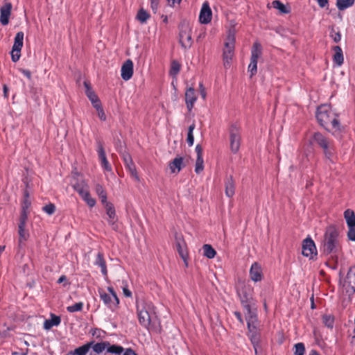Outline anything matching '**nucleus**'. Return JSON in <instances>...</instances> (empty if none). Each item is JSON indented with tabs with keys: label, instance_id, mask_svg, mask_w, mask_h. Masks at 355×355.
Wrapping results in <instances>:
<instances>
[{
	"label": "nucleus",
	"instance_id": "obj_1",
	"mask_svg": "<svg viewBox=\"0 0 355 355\" xmlns=\"http://www.w3.org/2000/svg\"><path fill=\"white\" fill-rule=\"evenodd\" d=\"M316 118L320 125L331 131L336 136L342 131L338 114L333 110L330 105L324 104L318 107Z\"/></svg>",
	"mask_w": 355,
	"mask_h": 355
},
{
	"label": "nucleus",
	"instance_id": "obj_2",
	"mask_svg": "<svg viewBox=\"0 0 355 355\" xmlns=\"http://www.w3.org/2000/svg\"><path fill=\"white\" fill-rule=\"evenodd\" d=\"M136 306L139 324L149 329L151 321L155 315L154 305L150 302L141 300L137 301Z\"/></svg>",
	"mask_w": 355,
	"mask_h": 355
},
{
	"label": "nucleus",
	"instance_id": "obj_3",
	"mask_svg": "<svg viewBox=\"0 0 355 355\" xmlns=\"http://www.w3.org/2000/svg\"><path fill=\"white\" fill-rule=\"evenodd\" d=\"M338 232L333 226L328 227L322 241L323 252L327 254H337L340 250Z\"/></svg>",
	"mask_w": 355,
	"mask_h": 355
},
{
	"label": "nucleus",
	"instance_id": "obj_4",
	"mask_svg": "<svg viewBox=\"0 0 355 355\" xmlns=\"http://www.w3.org/2000/svg\"><path fill=\"white\" fill-rule=\"evenodd\" d=\"M241 302L247 311V315H255L251 310V307L255 305V300L253 297V288L249 285H245L238 291Z\"/></svg>",
	"mask_w": 355,
	"mask_h": 355
},
{
	"label": "nucleus",
	"instance_id": "obj_5",
	"mask_svg": "<svg viewBox=\"0 0 355 355\" xmlns=\"http://www.w3.org/2000/svg\"><path fill=\"white\" fill-rule=\"evenodd\" d=\"M109 293H106L103 289H99L98 293L101 299L110 309L114 310L119 304V300L112 287H108Z\"/></svg>",
	"mask_w": 355,
	"mask_h": 355
},
{
	"label": "nucleus",
	"instance_id": "obj_6",
	"mask_svg": "<svg viewBox=\"0 0 355 355\" xmlns=\"http://www.w3.org/2000/svg\"><path fill=\"white\" fill-rule=\"evenodd\" d=\"M262 53L261 46L259 42H254L251 51L250 62L248 65V71L250 72V76H254L257 71V62L258 59L261 57Z\"/></svg>",
	"mask_w": 355,
	"mask_h": 355
},
{
	"label": "nucleus",
	"instance_id": "obj_7",
	"mask_svg": "<svg viewBox=\"0 0 355 355\" xmlns=\"http://www.w3.org/2000/svg\"><path fill=\"white\" fill-rule=\"evenodd\" d=\"M246 320L250 333V338L254 346L255 354H257V345H258L259 342V336L255 326V322H257V316L256 315H247Z\"/></svg>",
	"mask_w": 355,
	"mask_h": 355
},
{
	"label": "nucleus",
	"instance_id": "obj_8",
	"mask_svg": "<svg viewBox=\"0 0 355 355\" xmlns=\"http://www.w3.org/2000/svg\"><path fill=\"white\" fill-rule=\"evenodd\" d=\"M230 150L233 153H236L240 148L241 136L239 128L236 125H232L230 128Z\"/></svg>",
	"mask_w": 355,
	"mask_h": 355
},
{
	"label": "nucleus",
	"instance_id": "obj_9",
	"mask_svg": "<svg viewBox=\"0 0 355 355\" xmlns=\"http://www.w3.org/2000/svg\"><path fill=\"white\" fill-rule=\"evenodd\" d=\"M179 40L181 46L185 49H189L192 45L191 28L188 24L182 25L180 27Z\"/></svg>",
	"mask_w": 355,
	"mask_h": 355
},
{
	"label": "nucleus",
	"instance_id": "obj_10",
	"mask_svg": "<svg viewBox=\"0 0 355 355\" xmlns=\"http://www.w3.org/2000/svg\"><path fill=\"white\" fill-rule=\"evenodd\" d=\"M24 35V33L19 31L15 37L14 44L11 51V58L14 62H17L20 58L21 50L23 47Z\"/></svg>",
	"mask_w": 355,
	"mask_h": 355
},
{
	"label": "nucleus",
	"instance_id": "obj_11",
	"mask_svg": "<svg viewBox=\"0 0 355 355\" xmlns=\"http://www.w3.org/2000/svg\"><path fill=\"white\" fill-rule=\"evenodd\" d=\"M344 218L349 228L347 232L348 239L355 241V214L351 209H347L344 212Z\"/></svg>",
	"mask_w": 355,
	"mask_h": 355
},
{
	"label": "nucleus",
	"instance_id": "obj_12",
	"mask_svg": "<svg viewBox=\"0 0 355 355\" xmlns=\"http://www.w3.org/2000/svg\"><path fill=\"white\" fill-rule=\"evenodd\" d=\"M302 254L310 259L317 256V250L315 243L311 238H306L302 243Z\"/></svg>",
	"mask_w": 355,
	"mask_h": 355
},
{
	"label": "nucleus",
	"instance_id": "obj_13",
	"mask_svg": "<svg viewBox=\"0 0 355 355\" xmlns=\"http://www.w3.org/2000/svg\"><path fill=\"white\" fill-rule=\"evenodd\" d=\"M102 205H103L106 214L107 215V221L109 224L112 226L113 230H116L117 229V225L116 224L117 217L113 204L107 201Z\"/></svg>",
	"mask_w": 355,
	"mask_h": 355
},
{
	"label": "nucleus",
	"instance_id": "obj_14",
	"mask_svg": "<svg viewBox=\"0 0 355 355\" xmlns=\"http://www.w3.org/2000/svg\"><path fill=\"white\" fill-rule=\"evenodd\" d=\"M343 286L347 292H355V266L351 267L343 281Z\"/></svg>",
	"mask_w": 355,
	"mask_h": 355
},
{
	"label": "nucleus",
	"instance_id": "obj_15",
	"mask_svg": "<svg viewBox=\"0 0 355 355\" xmlns=\"http://www.w3.org/2000/svg\"><path fill=\"white\" fill-rule=\"evenodd\" d=\"M212 19V11L210 8L209 4L207 1L202 3L199 21L202 24H209Z\"/></svg>",
	"mask_w": 355,
	"mask_h": 355
},
{
	"label": "nucleus",
	"instance_id": "obj_16",
	"mask_svg": "<svg viewBox=\"0 0 355 355\" xmlns=\"http://www.w3.org/2000/svg\"><path fill=\"white\" fill-rule=\"evenodd\" d=\"M12 6L10 2H5L0 8V22L3 26L9 23Z\"/></svg>",
	"mask_w": 355,
	"mask_h": 355
},
{
	"label": "nucleus",
	"instance_id": "obj_17",
	"mask_svg": "<svg viewBox=\"0 0 355 355\" xmlns=\"http://www.w3.org/2000/svg\"><path fill=\"white\" fill-rule=\"evenodd\" d=\"M122 156L125 167L128 169L131 176L135 178L136 181H139V177L137 174L136 166L130 155L128 153H123Z\"/></svg>",
	"mask_w": 355,
	"mask_h": 355
},
{
	"label": "nucleus",
	"instance_id": "obj_18",
	"mask_svg": "<svg viewBox=\"0 0 355 355\" xmlns=\"http://www.w3.org/2000/svg\"><path fill=\"white\" fill-rule=\"evenodd\" d=\"M321 148L323 150L325 158L334 163L336 157V150L334 141L331 140L328 144L322 146Z\"/></svg>",
	"mask_w": 355,
	"mask_h": 355
},
{
	"label": "nucleus",
	"instance_id": "obj_19",
	"mask_svg": "<svg viewBox=\"0 0 355 355\" xmlns=\"http://www.w3.org/2000/svg\"><path fill=\"white\" fill-rule=\"evenodd\" d=\"M121 78L127 81L130 80L133 75V62L131 60H127L122 65L121 70Z\"/></svg>",
	"mask_w": 355,
	"mask_h": 355
},
{
	"label": "nucleus",
	"instance_id": "obj_20",
	"mask_svg": "<svg viewBox=\"0 0 355 355\" xmlns=\"http://www.w3.org/2000/svg\"><path fill=\"white\" fill-rule=\"evenodd\" d=\"M250 277L255 282L261 281L263 278L262 268L257 262L252 264L250 269Z\"/></svg>",
	"mask_w": 355,
	"mask_h": 355
},
{
	"label": "nucleus",
	"instance_id": "obj_21",
	"mask_svg": "<svg viewBox=\"0 0 355 355\" xmlns=\"http://www.w3.org/2000/svg\"><path fill=\"white\" fill-rule=\"evenodd\" d=\"M235 44V32L234 30H230L225 43L223 52L234 53Z\"/></svg>",
	"mask_w": 355,
	"mask_h": 355
},
{
	"label": "nucleus",
	"instance_id": "obj_22",
	"mask_svg": "<svg viewBox=\"0 0 355 355\" xmlns=\"http://www.w3.org/2000/svg\"><path fill=\"white\" fill-rule=\"evenodd\" d=\"M169 168L173 173H179L182 168L185 166L184 158L182 157H176L169 163Z\"/></svg>",
	"mask_w": 355,
	"mask_h": 355
},
{
	"label": "nucleus",
	"instance_id": "obj_23",
	"mask_svg": "<svg viewBox=\"0 0 355 355\" xmlns=\"http://www.w3.org/2000/svg\"><path fill=\"white\" fill-rule=\"evenodd\" d=\"M97 151L103 168L107 171H111L112 167L107 159L105 152L101 144H98Z\"/></svg>",
	"mask_w": 355,
	"mask_h": 355
},
{
	"label": "nucleus",
	"instance_id": "obj_24",
	"mask_svg": "<svg viewBox=\"0 0 355 355\" xmlns=\"http://www.w3.org/2000/svg\"><path fill=\"white\" fill-rule=\"evenodd\" d=\"M197 99L195 90L193 87H189L185 93V101L189 111H191Z\"/></svg>",
	"mask_w": 355,
	"mask_h": 355
},
{
	"label": "nucleus",
	"instance_id": "obj_25",
	"mask_svg": "<svg viewBox=\"0 0 355 355\" xmlns=\"http://www.w3.org/2000/svg\"><path fill=\"white\" fill-rule=\"evenodd\" d=\"M331 140L323 135L322 133L317 132H315L311 139V143L312 144H316L318 145L320 148L325 144H328Z\"/></svg>",
	"mask_w": 355,
	"mask_h": 355
},
{
	"label": "nucleus",
	"instance_id": "obj_26",
	"mask_svg": "<svg viewBox=\"0 0 355 355\" xmlns=\"http://www.w3.org/2000/svg\"><path fill=\"white\" fill-rule=\"evenodd\" d=\"M84 85L86 88V95L88 98L90 100L92 105L94 107H96L98 105L101 104V101L96 94L92 90L89 83L87 81L84 82Z\"/></svg>",
	"mask_w": 355,
	"mask_h": 355
},
{
	"label": "nucleus",
	"instance_id": "obj_27",
	"mask_svg": "<svg viewBox=\"0 0 355 355\" xmlns=\"http://www.w3.org/2000/svg\"><path fill=\"white\" fill-rule=\"evenodd\" d=\"M176 248L177 250L182 257V259L186 262L187 259V252L186 250V244L184 241L181 237H176Z\"/></svg>",
	"mask_w": 355,
	"mask_h": 355
},
{
	"label": "nucleus",
	"instance_id": "obj_28",
	"mask_svg": "<svg viewBox=\"0 0 355 355\" xmlns=\"http://www.w3.org/2000/svg\"><path fill=\"white\" fill-rule=\"evenodd\" d=\"M334 55L333 57L334 62L338 65L341 66L344 62V57L342 49L339 46H335L333 48Z\"/></svg>",
	"mask_w": 355,
	"mask_h": 355
},
{
	"label": "nucleus",
	"instance_id": "obj_29",
	"mask_svg": "<svg viewBox=\"0 0 355 355\" xmlns=\"http://www.w3.org/2000/svg\"><path fill=\"white\" fill-rule=\"evenodd\" d=\"M235 193V184L232 176L227 178L225 181V194L227 197L231 198Z\"/></svg>",
	"mask_w": 355,
	"mask_h": 355
},
{
	"label": "nucleus",
	"instance_id": "obj_30",
	"mask_svg": "<svg viewBox=\"0 0 355 355\" xmlns=\"http://www.w3.org/2000/svg\"><path fill=\"white\" fill-rule=\"evenodd\" d=\"M95 265L101 267V272L104 276H107V270L106 267V263L103 257V254L101 252H98L94 262Z\"/></svg>",
	"mask_w": 355,
	"mask_h": 355
},
{
	"label": "nucleus",
	"instance_id": "obj_31",
	"mask_svg": "<svg viewBox=\"0 0 355 355\" xmlns=\"http://www.w3.org/2000/svg\"><path fill=\"white\" fill-rule=\"evenodd\" d=\"M60 322H61V320L59 316H56V315L52 314L51 320H45V322L44 323V327L45 329H50L53 326L59 325Z\"/></svg>",
	"mask_w": 355,
	"mask_h": 355
},
{
	"label": "nucleus",
	"instance_id": "obj_32",
	"mask_svg": "<svg viewBox=\"0 0 355 355\" xmlns=\"http://www.w3.org/2000/svg\"><path fill=\"white\" fill-rule=\"evenodd\" d=\"M93 345V342L87 343L78 348H76L73 352H71L73 355H86L92 345Z\"/></svg>",
	"mask_w": 355,
	"mask_h": 355
},
{
	"label": "nucleus",
	"instance_id": "obj_33",
	"mask_svg": "<svg viewBox=\"0 0 355 355\" xmlns=\"http://www.w3.org/2000/svg\"><path fill=\"white\" fill-rule=\"evenodd\" d=\"M95 191L96 194L98 196L102 204L107 202V193L102 185L99 184H96L95 187Z\"/></svg>",
	"mask_w": 355,
	"mask_h": 355
},
{
	"label": "nucleus",
	"instance_id": "obj_34",
	"mask_svg": "<svg viewBox=\"0 0 355 355\" xmlns=\"http://www.w3.org/2000/svg\"><path fill=\"white\" fill-rule=\"evenodd\" d=\"M108 345H109V342H107V341H104V342L97 343H94L93 342V345H92L91 348L93 349L94 352H96L97 354H100V353L103 352L104 350L107 351V347L108 346Z\"/></svg>",
	"mask_w": 355,
	"mask_h": 355
},
{
	"label": "nucleus",
	"instance_id": "obj_35",
	"mask_svg": "<svg viewBox=\"0 0 355 355\" xmlns=\"http://www.w3.org/2000/svg\"><path fill=\"white\" fill-rule=\"evenodd\" d=\"M202 250L204 256L208 259H213L216 254V250L209 244H205L202 246Z\"/></svg>",
	"mask_w": 355,
	"mask_h": 355
},
{
	"label": "nucleus",
	"instance_id": "obj_36",
	"mask_svg": "<svg viewBox=\"0 0 355 355\" xmlns=\"http://www.w3.org/2000/svg\"><path fill=\"white\" fill-rule=\"evenodd\" d=\"M73 189L80 196L89 191L88 186L85 182H78L73 185Z\"/></svg>",
	"mask_w": 355,
	"mask_h": 355
},
{
	"label": "nucleus",
	"instance_id": "obj_37",
	"mask_svg": "<svg viewBox=\"0 0 355 355\" xmlns=\"http://www.w3.org/2000/svg\"><path fill=\"white\" fill-rule=\"evenodd\" d=\"M123 351L124 348L123 347L116 345H111L110 343L107 347V352L110 354L120 355Z\"/></svg>",
	"mask_w": 355,
	"mask_h": 355
},
{
	"label": "nucleus",
	"instance_id": "obj_38",
	"mask_svg": "<svg viewBox=\"0 0 355 355\" xmlns=\"http://www.w3.org/2000/svg\"><path fill=\"white\" fill-rule=\"evenodd\" d=\"M355 0H337L336 6L340 10H343L354 5Z\"/></svg>",
	"mask_w": 355,
	"mask_h": 355
},
{
	"label": "nucleus",
	"instance_id": "obj_39",
	"mask_svg": "<svg viewBox=\"0 0 355 355\" xmlns=\"http://www.w3.org/2000/svg\"><path fill=\"white\" fill-rule=\"evenodd\" d=\"M322 322L327 327L332 329L334 324V317L329 314L323 315Z\"/></svg>",
	"mask_w": 355,
	"mask_h": 355
},
{
	"label": "nucleus",
	"instance_id": "obj_40",
	"mask_svg": "<svg viewBox=\"0 0 355 355\" xmlns=\"http://www.w3.org/2000/svg\"><path fill=\"white\" fill-rule=\"evenodd\" d=\"M195 123H193L191 125H189L188 128V133H187V141L189 146H192L194 143V137H193V130L195 129Z\"/></svg>",
	"mask_w": 355,
	"mask_h": 355
},
{
	"label": "nucleus",
	"instance_id": "obj_41",
	"mask_svg": "<svg viewBox=\"0 0 355 355\" xmlns=\"http://www.w3.org/2000/svg\"><path fill=\"white\" fill-rule=\"evenodd\" d=\"M18 234L19 243L26 241L29 237L28 231L26 228L18 229Z\"/></svg>",
	"mask_w": 355,
	"mask_h": 355
},
{
	"label": "nucleus",
	"instance_id": "obj_42",
	"mask_svg": "<svg viewBox=\"0 0 355 355\" xmlns=\"http://www.w3.org/2000/svg\"><path fill=\"white\" fill-rule=\"evenodd\" d=\"M272 4L273 8L279 10L281 13L286 14L289 12L288 10L286 8V6L278 0L273 1Z\"/></svg>",
	"mask_w": 355,
	"mask_h": 355
},
{
	"label": "nucleus",
	"instance_id": "obj_43",
	"mask_svg": "<svg viewBox=\"0 0 355 355\" xmlns=\"http://www.w3.org/2000/svg\"><path fill=\"white\" fill-rule=\"evenodd\" d=\"M81 198L90 207H93L95 206L96 200L91 197L89 191L87 192L86 193H84V195H83Z\"/></svg>",
	"mask_w": 355,
	"mask_h": 355
},
{
	"label": "nucleus",
	"instance_id": "obj_44",
	"mask_svg": "<svg viewBox=\"0 0 355 355\" xmlns=\"http://www.w3.org/2000/svg\"><path fill=\"white\" fill-rule=\"evenodd\" d=\"M150 17V15L144 9H140L137 13V18L141 23H146Z\"/></svg>",
	"mask_w": 355,
	"mask_h": 355
},
{
	"label": "nucleus",
	"instance_id": "obj_45",
	"mask_svg": "<svg viewBox=\"0 0 355 355\" xmlns=\"http://www.w3.org/2000/svg\"><path fill=\"white\" fill-rule=\"evenodd\" d=\"M180 64L178 63V62L173 60L171 62L170 74L173 76H175L180 72Z\"/></svg>",
	"mask_w": 355,
	"mask_h": 355
},
{
	"label": "nucleus",
	"instance_id": "obj_46",
	"mask_svg": "<svg viewBox=\"0 0 355 355\" xmlns=\"http://www.w3.org/2000/svg\"><path fill=\"white\" fill-rule=\"evenodd\" d=\"M234 53H228L223 52V65L225 68L230 67Z\"/></svg>",
	"mask_w": 355,
	"mask_h": 355
},
{
	"label": "nucleus",
	"instance_id": "obj_47",
	"mask_svg": "<svg viewBox=\"0 0 355 355\" xmlns=\"http://www.w3.org/2000/svg\"><path fill=\"white\" fill-rule=\"evenodd\" d=\"M204 169V161L202 157H197L196 165H195V172L196 173H201Z\"/></svg>",
	"mask_w": 355,
	"mask_h": 355
},
{
	"label": "nucleus",
	"instance_id": "obj_48",
	"mask_svg": "<svg viewBox=\"0 0 355 355\" xmlns=\"http://www.w3.org/2000/svg\"><path fill=\"white\" fill-rule=\"evenodd\" d=\"M83 307V303L80 302L76 303L73 305L67 306V310L70 313H73L76 311H81Z\"/></svg>",
	"mask_w": 355,
	"mask_h": 355
},
{
	"label": "nucleus",
	"instance_id": "obj_49",
	"mask_svg": "<svg viewBox=\"0 0 355 355\" xmlns=\"http://www.w3.org/2000/svg\"><path fill=\"white\" fill-rule=\"evenodd\" d=\"M295 355H304L305 352L304 345L302 343H298L295 345Z\"/></svg>",
	"mask_w": 355,
	"mask_h": 355
},
{
	"label": "nucleus",
	"instance_id": "obj_50",
	"mask_svg": "<svg viewBox=\"0 0 355 355\" xmlns=\"http://www.w3.org/2000/svg\"><path fill=\"white\" fill-rule=\"evenodd\" d=\"M96 110V112H97V114H98V116L99 117V119L101 120V121H105L106 120V115L104 112V110L101 106V103L98 105L96 107H94Z\"/></svg>",
	"mask_w": 355,
	"mask_h": 355
},
{
	"label": "nucleus",
	"instance_id": "obj_51",
	"mask_svg": "<svg viewBox=\"0 0 355 355\" xmlns=\"http://www.w3.org/2000/svg\"><path fill=\"white\" fill-rule=\"evenodd\" d=\"M42 209L47 214L51 215L55 211V206L52 203H49L45 205Z\"/></svg>",
	"mask_w": 355,
	"mask_h": 355
},
{
	"label": "nucleus",
	"instance_id": "obj_52",
	"mask_svg": "<svg viewBox=\"0 0 355 355\" xmlns=\"http://www.w3.org/2000/svg\"><path fill=\"white\" fill-rule=\"evenodd\" d=\"M331 37L335 42H338L341 40V35L340 32H336L334 29L331 30Z\"/></svg>",
	"mask_w": 355,
	"mask_h": 355
},
{
	"label": "nucleus",
	"instance_id": "obj_53",
	"mask_svg": "<svg viewBox=\"0 0 355 355\" xmlns=\"http://www.w3.org/2000/svg\"><path fill=\"white\" fill-rule=\"evenodd\" d=\"M30 205H31V202L28 200V193L26 192L24 194V202L22 203V209L28 210Z\"/></svg>",
	"mask_w": 355,
	"mask_h": 355
},
{
	"label": "nucleus",
	"instance_id": "obj_54",
	"mask_svg": "<svg viewBox=\"0 0 355 355\" xmlns=\"http://www.w3.org/2000/svg\"><path fill=\"white\" fill-rule=\"evenodd\" d=\"M150 7L154 12H156L158 5H159V0H150Z\"/></svg>",
	"mask_w": 355,
	"mask_h": 355
},
{
	"label": "nucleus",
	"instance_id": "obj_55",
	"mask_svg": "<svg viewBox=\"0 0 355 355\" xmlns=\"http://www.w3.org/2000/svg\"><path fill=\"white\" fill-rule=\"evenodd\" d=\"M195 150L197 154V157H202V148L199 144L196 146Z\"/></svg>",
	"mask_w": 355,
	"mask_h": 355
},
{
	"label": "nucleus",
	"instance_id": "obj_56",
	"mask_svg": "<svg viewBox=\"0 0 355 355\" xmlns=\"http://www.w3.org/2000/svg\"><path fill=\"white\" fill-rule=\"evenodd\" d=\"M19 71L24 74L25 76L27 77L28 79H31V73L29 70L24 69H19Z\"/></svg>",
	"mask_w": 355,
	"mask_h": 355
},
{
	"label": "nucleus",
	"instance_id": "obj_57",
	"mask_svg": "<svg viewBox=\"0 0 355 355\" xmlns=\"http://www.w3.org/2000/svg\"><path fill=\"white\" fill-rule=\"evenodd\" d=\"M27 218H28V210L21 209V216H20L19 220L27 221Z\"/></svg>",
	"mask_w": 355,
	"mask_h": 355
},
{
	"label": "nucleus",
	"instance_id": "obj_58",
	"mask_svg": "<svg viewBox=\"0 0 355 355\" xmlns=\"http://www.w3.org/2000/svg\"><path fill=\"white\" fill-rule=\"evenodd\" d=\"M199 87H200V94H201V96L203 99L205 98L206 97V92H205V89L203 86V84L202 83H200L199 84Z\"/></svg>",
	"mask_w": 355,
	"mask_h": 355
},
{
	"label": "nucleus",
	"instance_id": "obj_59",
	"mask_svg": "<svg viewBox=\"0 0 355 355\" xmlns=\"http://www.w3.org/2000/svg\"><path fill=\"white\" fill-rule=\"evenodd\" d=\"M123 355H137L136 352L131 348L124 349Z\"/></svg>",
	"mask_w": 355,
	"mask_h": 355
},
{
	"label": "nucleus",
	"instance_id": "obj_60",
	"mask_svg": "<svg viewBox=\"0 0 355 355\" xmlns=\"http://www.w3.org/2000/svg\"><path fill=\"white\" fill-rule=\"evenodd\" d=\"M321 8L325 7L328 3V0H316Z\"/></svg>",
	"mask_w": 355,
	"mask_h": 355
},
{
	"label": "nucleus",
	"instance_id": "obj_61",
	"mask_svg": "<svg viewBox=\"0 0 355 355\" xmlns=\"http://www.w3.org/2000/svg\"><path fill=\"white\" fill-rule=\"evenodd\" d=\"M123 294H124L125 296H126V297H131L132 293H131V291L128 288L124 287L123 288Z\"/></svg>",
	"mask_w": 355,
	"mask_h": 355
},
{
	"label": "nucleus",
	"instance_id": "obj_62",
	"mask_svg": "<svg viewBox=\"0 0 355 355\" xmlns=\"http://www.w3.org/2000/svg\"><path fill=\"white\" fill-rule=\"evenodd\" d=\"M26 220H19V225H18V229L26 228Z\"/></svg>",
	"mask_w": 355,
	"mask_h": 355
},
{
	"label": "nucleus",
	"instance_id": "obj_63",
	"mask_svg": "<svg viewBox=\"0 0 355 355\" xmlns=\"http://www.w3.org/2000/svg\"><path fill=\"white\" fill-rule=\"evenodd\" d=\"M234 315H236V317L237 318V319L241 322H243V320H242V317H241V314L239 313V312H234Z\"/></svg>",
	"mask_w": 355,
	"mask_h": 355
},
{
	"label": "nucleus",
	"instance_id": "obj_64",
	"mask_svg": "<svg viewBox=\"0 0 355 355\" xmlns=\"http://www.w3.org/2000/svg\"><path fill=\"white\" fill-rule=\"evenodd\" d=\"M67 280V277L64 275H62L58 280V283L60 284Z\"/></svg>",
	"mask_w": 355,
	"mask_h": 355
}]
</instances>
